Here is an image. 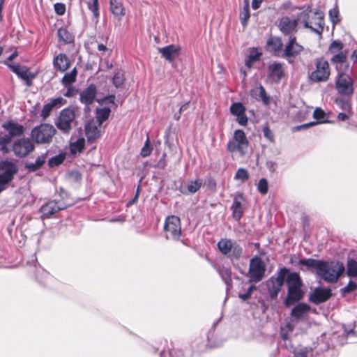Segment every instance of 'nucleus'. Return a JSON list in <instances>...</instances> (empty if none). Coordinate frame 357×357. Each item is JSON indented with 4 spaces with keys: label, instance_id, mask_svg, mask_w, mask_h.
Here are the masks:
<instances>
[{
    "label": "nucleus",
    "instance_id": "f257e3e1",
    "mask_svg": "<svg viewBox=\"0 0 357 357\" xmlns=\"http://www.w3.org/2000/svg\"><path fill=\"white\" fill-rule=\"evenodd\" d=\"M298 20L305 28L310 29L319 36L321 35L324 26V13L321 11L304 10L298 15Z\"/></svg>",
    "mask_w": 357,
    "mask_h": 357
},
{
    "label": "nucleus",
    "instance_id": "f03ea898",
    "mask_svg": "<svg viewBox=\"0 0 357 357\" xmlns=\"http://www.w3.org/2000/svg\"><path fill=\"white\" fill-rule=\"evenodd\" d=\"M288 294L284 301L286 306H290L294 303L300 301L304 295L302 290V280L298 273L294 272L287 274L286 278Z\"/></svg>",
    "mask_w": 357,
    "mask_h": 357
},
{
    "label": "nucleus",
    "instance_id": "7ed1b4c3",
    "mask_svg": "<svg viewBox=\"0 0 357 357\" xmlns=\"http://www.w3.org/2000/svg\"><path fill=\"white\" fill-rule=\"evenodd\" d=\"M344 271L342 263L339 261H322L321 268L319 269L317 275L328 282H335Z\"/></svg>",
    "mask_w": 357,
    "mask_h": 357
},
{
    "label": "nucleus",
    "instance_id": "20e7f679",
    "mask_svg": "<svg viewBox=\"0 0 357 357\" xmlns=\"http://www.w3.org/2000/svg\"><path fill=\"white\" fill-rule=\"evenodd\" d=\"M56 132V130L52 125L41 123L32 129L31 136L37 144H50Z\"/></svg>",
    "mask_w": 357,
    "mask_h": 357
},
{
    "label": "nucleus",
    "instance_id": "39448f33",
    "mask_svg": "<svg viewBox=\"0 0 357 357\" xmlns=\"http://www.w3.org/2000/svg\"><path fill=\"white\" fill-rule=\"evenodd\" d=\"M335 86L337 93L342 96L351 97L354 93V80L349 75L344 72L337 73Z\"/></svg>",
    "mask_w": 357,
    "mask_h": 357
},
{
    "label": "nucleus",
    "instance_id": "423d86ee",
    "mask_svg": "<svg viewBox=\"0 0 357 357\" xmlns=\"http://www.w3.org/2000/svg\"><path fill=\"white\" fill-rule=\"evenodd\" d=\"M217 245L221 253L227 255L231 260L238 259L243 254V248L231 239L222 238Z\"/></svg>",
    "mask_w": 357,
    "mask_h": 357
},
{
    "label": "nucleus",
    "instance_id": "0eeeda50",
    "mask_svg": "<svg viewBox=\"0 0 357 357\" xmlns=\"http://www.w3.org/2000/svg\"><path fill=\"white\" fill-rule=\"evenodd\" d=\"M315 70L310 75V79L313 82H326L331 75L329 63L323 58H319L315 61Z\"/></svg>",
    "mask_w": 357,
    "mask_h": 357
},
{
    "label": "nucleus",
    "instance_id": "6e6552de",
    "mask_svg": "<svg viewBox=\"0 0 357 357\" xmlns=\"http://www.w3.org/2000/svg\"><path fill=\"white\" fill-rule=\"evenodd\" d=\"M248 146V141L245 132L241 130H236L234 136L227 144V149L229 152H238L241 155L245 153Z\"/></svg>",
    "mask_w": 357,
    "mask_h": 357
},
{
    "label": "nucleus",
    "instance_id": "1a4fd4ad",
    "mask_svg": "<svg viewBox=\"0 0 357 357\" xmlns=\"http://www.w3.org/2000/svg\"><path fill=\"white\" fill-rule=\"evenodd\" d=\"M75 119V111L71 108H65L60 112L54 123L56 128L63 134H68L72 129V124Z\"/></svg>",
    "mask_w": 357,
    "mask_h": 357
},
{
    "label": "nucleus",
    "instance_id": "9d476101",
    "mask_svg": "<svg viewBox=\"0 0 357 357\" xmlns=\"http://www.w3.org/2000/svg\"><path fill=\"white\" fill-rule=\"evenodd\" d=\"M164 231L166 238L178 240L181 235L180 218L176 215L168 216L165 222Z\"/></svg>",
    "mask_w": 357,
    "mask_h": 357
},
{
    "label": "nucleus",
    "instance_id": "9b49d317",
    "mask_svg": "<svg viewBox=\"0 0 357 357\" xmlns=\"http://www.w3.org/2000/svg\"><path fill=\"white\" fill-rule=\"evenodd\" d=\"M266 265L264 261L258 256L250 261L248 275L250 282H259L264 276Z\"/></svg>",
    "mask_w": 357,
    "mask_h": 357
},
{
    "label": "nucleus",
    "instance_id": "f8f14e48",
    "mask_svg": "<svg viewBox=\"0 0 357 357\" xmlns=\"http://www.w3.org/2000/svg\"><path fill=\"white\" fill-rule=\"evenodd\" d=\"M0 192L6 185L13 178L17 172V166L12 162L4 161L0 164Z\"/></svg>",
    "mask_w": 357,
    "mask_h": 357
},
{
    "label": "nucleus",
    "instance_id": "ddd939ff",
    "mask_svg": "<svg viewBox=\"0 0 357 357\" xmlns=\"http://www.w3.org/2000/svg\"><path fill=\"white\" fill-rule=\"evenodd\" d=\"M289 270L286 268H280L276 278L272 277L267 282V287L272 298H276L283 285L286 275Z\"/></svg>",
    "mask_w": 357,
    "mask_h": 357
},
{
    "label": "nucleus",
    "instance_id": "4468645a",
    "mask_svg": "<svg viewBox=\"0 0 357 357\" xmlns=\"http://www.w3.org/2000/svg\"><path fill=\"white\" fill-rule=\"evenodd\" d=\"M35 146L32 140L29 138H21L14 142L13 151L15 155L20 158H24L33 151Z\"/></svg>",
    "mask_w": 357,
    "mask_h": 357
},
{
    "label": "nucleus",
    "instance_id": "2eb2a0df",
    "mask_svg": "<svg viewBox=\"0 0 357 357\" xmlns=\"http://www.w3.org/2000/svg\"><path fill=\"white\" fill-rule=\"evenodd\" d=\"M6 65L21 79L24 81L27 86H32V81L36 77V74L30 71L26 66H20V64L8 63L7 62Z\"/></svg>",
    "mask_w": 357,
    "mask_h": 357
},
{
    "label": "nucleus",
    "instance_id": "dca6fc26",
    "mask_svg": "<svg viewBox=\"0 0 357 357\" xmlns=\"http://www.w3.org/2000/svg\"><path fill=\"white\" fill-rule=\"evenodd\" d=\"M303 50V47L297 43L296 38L295 36H291L289 42L284 46L282 52V57L295 58L299 55Z\"/></svg>",
    "mask_w": 357,
    "mask_h": 357
},
{
    "label": "nucleus",
    "instance_id": "f3484780",
    "mask_svg": "<svg viewBox=\"0 0 357 357\" xmlns=\"http://www.w3.org/2000/svg\"><path fill=\"white\" fill-rule=\"evenodd\" d=\"M298 20L289 17H282L279 20L278 28L284 35H292L297 31Z\"/></svg>",
    "mask_w": 357,
    "mask_h": 357
},
{
    "label": "nucleus",
    "instance_id": "a211bd4d",
    "mask_svg": "<svg viewBox=\"0 0 357 357\" xmlns=\"http://www.w3.org/2000/svg\"><path fill=\"white\" fill-rule=\"evenodd\" d=\"M291 262L300 266L301 270L303 271L316 270L317 273L319 269L321 268L322 261L311 258L301 259L298 261H294V259L291 258Z\"/></svg>",
    "mask_w": 357,
    "mask_h": 357
},
{
    "label": "nucleus",
    "instance_id": "6ab92c4d",
    "mask_svg": "<svg viewBox=\"0 0 357 357\" xmlns=\"http://www.w3.org/2000/svg\"><path fill=\"white\" fill-rule=\"evenodd\" d=\"M284 75L283 66L280 63L274 62L268 66V77L272 83H278Z\"/></svg>",
    "mask_w": 357,
    "mask_h": 357
},
{
    "label": "nucleus",
    "instance_id": "aec40b11",
    "mask_svg": "<svg viewBox=\"0 0 357 357\" xmlns=\"http://www.w3.org/2000/svg\"><path fill=\"white\" fill-rule=\"evenodd\" d=\"M66 207V205L64 204L51 201L41 206L40 213L43 217L50 218L58 211L65 209Z\"/></svg>",
    "mask_w": 357,
    "mask_h": 357
},
{
    "label": "nucleus",
    "instance_id": "412c9836",
    "mask_svg": "<svg viewBox=\"0 0 357 357\" xmlns=\"http://www.w3.org/2000/svg\"><path fill=\"white\" fill-rule=\"evenodd\" d=\"M100 123L95 121L94 119L91 120L85 125V135L89 142H93L100 137Z\"/></svg>",
    "mask_w": 357,
    "mask_h": 357
},
{
    "label": "nucleus",
    "instance_id": "4be33fe9",
    "mask_svg": "<svg viewBox=\"0 0 357 357\" xmlns=\"http://www.w3.org/2000/svg\"><path fill=\"white\" fill-rule=\"evenodd\" d=\"M2 128L8 132L6 134L10 139L15 137H19L24 133V127L22 125L8 121L2 124Z\"/></svg>",
    "mask_w": 357,
    "mask_h": 357
},
{
    "label": "nucleus",
    "instance_id": "5701e85b",
    "mask_svg": "<svg viewBox=\"0 0 357 357\" xmlns=\"http://www.w3.org/2000/svg\"><path fill=\"white\" fill-rule=\"evenodd\" d=\"M159 52L168 61L172 62L181 54V47L178 45H169L166 47L159 48Z\"/></svg>",
    "mask_w": 357,
    "mask_h": 357
},
{
    "label": "nucleus",
    "instance_id": "b1692460",
    "mask_svg": "<svg viewBox=\"0 0 357 357\" xmlns=\"http://www.w3.org/2000/svg\"><path fill=\"white\" fill-rule=\"evenodd\" d=\"M331 296V291L330 289L316 288L310 295V301L315 303L319 304L326 301Z\"/></svg>",
    "mask_w": 357,
    "mask_h": 357
},
{
    "label": "nucleus",
    "instance_id": "393cba45",
    "mask_svg": "<svg viewBox=\"0 0 357 357\" xmlns=\"http://www.w3.org/2000/svg\"><path fill=\"white\" fill-rule=\"evenodd\" d=\"M262 52L257 47H251L248 50V54L245 57V65L249 69L254 63L260 61Z\"/></svg>",
    "mask_w": 357,
    "mask_h": 357
},
{
    "label": "nucleus",
    "instance_id": "a878e982",
    "mask_svg": "<svg viewBox=\"0 0 357 357\" xmlns=\"http://www.w3.org/2000/svg\"><path fill=\"white\" fill-rule=\"evenodd\" d=\"M54 68L61 73L66 71L71 65V62L65 54H58L53 60Z\"/></svg>",
    "mask_w": 357,
    "mask_h": 357
},
{
    "label": "nucleus",
    "instance_id": "bb28decb",
    "mask_svg": "<svg viewBox=\"0 0 357 357\" xmlns=\"http://www.w3.org/2000/svg\"><path fill=\"white\" fill-rule=\"evenodd\" d=\"M96 86L94 84L89 85L80 93L81 102L86 105L91 104L96 96Z\"/></svg>",
    "mask_w": 357,
    "mask_h": 357
},
{
    "label": "nucleus",
    "instance_id": "cd10ccee",
    "mask_svg": "<svg viewBox=\"0 0 357 357\" xmlns=\"http://www.w3.org/2000/svg\"><path fill=\"white\" fill-rule=\"evenodd\" d=\"M244 199L242 195V194L238 193L236 194L234 200L233 204L231 206V210L233 212V217L236 220H239L243 214V206L242 203L243 202Z\"/></svg>",
    "mask_w": 357,
    "mask_h": 357
},
{
    "label": "nucleus",
    "instance_id": "c85d7f7f",
    "mask_svg": "<svg viewBox=\"0 0 357 357\" xmlns=\"http://www.w3.org/2000/svg\"><path fill=\"white\" fill-rule=\"evenodd\" d=\"M250 94L256 100H261L266 105L270 103V96L266 93L264 87L261 85L253 89L250 91Z\"/></svg>",
    "mask_w": 357,
    "mask_h": 357
},
{
    "label": "nucleus",
    "instance_id": "c756f323",
    "mask_svg": "<svg viewBox=\"0 0 357 357\" xmlns=\"http://www.w3.org/2000/svg\"><path fill=\"white\" fill-rule=\"evenodd\" d=\"M46 159L47 153H43L37 157L34 162L25 163L24 167L29 172H36L45 164Z\"/></svg>",
    "mask_w": 357,
    "mask_h": 357
},
{
    "label": "nucleus",
    "instance_id": "7c9ffc66",
    "mask_svg": "<svg viewBox=\"0 0 357 357\" xmlns=\"http://www.w3.org/2000/svg\"><path fill=\"white\" fill-rule=\"evenodd\" d=\"M351 98L340 96L335 98V104L339 109L350 112L352 111Z\"/></svg>",
    "mask_w": 357,
    "mask_h": 357
},
{
    "label": "nucleus",
    "instance_id": "2f4dec72",
    "mask_svg": "<svg viewBox=\"0 0 357 357\" xmlns=\"http://www.w3.org/2000/svg\"><path fill=\"white\" fill-rule=\"evenodd\" d=\"M347 54L344 52L335 54L331 59V62L336 66V69L339 72H342V68H347L348 64L346 62Z\"/></svg>",
    "mask_w": 357,
    "mask_h": 357
},
{
    "label": "nucleus",
    "instance_id": "473e14b6",
    "mask_svg": "<svg viewBox=\"0 0 357 357\" xmlns=\"http://www.w3.org/2000/svg\"><path fill=\"white\" fill-rule=\"evenodd\" d=\"M110 10L114 15L117 17L119 20L125 15V8L122 3L117 0H109Z\"/></svg>",
    "mask_w": 357,
    "mask_h": 357
},
{
    "label": "nucleus",
    "instance_id": "72a5a7b5",
    "mask_svg": "<svg viewBox=\"0 0 357 357\" xmlns=\"http://www.w3.org/2000/svg\"><path fill=\"white\" fill-rule=\"evenodd\" d=\"M310 307L306 303H298L292 310L291 314L296 318L303 317L310 310Z\"/></svg>",
    "mask_w": 357,
    "mask_h": 357
},
{
    "label": "nucleus",
    "instance_id": "f704fd0d",
    "mask_svg": "<svg viewBox=\"0 0 357 357\" xmlns=\"http://www.w3.org/2000/svg\"><path fill=\"white\" fill-rule=\"evenodd\" d=\"M267 45L270 51L274 54H277L280 51L283 52V43L281 38L278 37H272L268 42Z\"/></svg>",
    "mask_w": 357,
    "mask_h": 357
},
{
    "label": "nucleus",
    "instance_id": "c9c22d12",
    "mask_svg": "<svg viewBox=\"0 0 357 357\" xmlns=\"http://www.w3.org/2000/svg\"><path fill=\"white\" fill-rule=\"evenodd\" d=\"M250 17V4L248 0H245V4L240 11L239 20L243 28H245L248 24Z\"/></svg>",
    "mask_w": 357,
    "mask_h": 357
},
{
    "label": "nucleus",
    "instance_id": "e433bc0d",
    "mask_svg": "<svg viewBox=\"0 0 357 357\" xmlns=\"http://www.w3.org/2000/svg\"><path fill=\"white\" fill-rule=\"evenodd\" d=\"M85 139L83 137H81L76 139L75 142L70 143V151L72 154H76L80 153L84 148Z\"/></svg>",
    "mask_w": 357,
    "mask_h": 357
},
{
    "label": "nucleus",
    "instance_id": "4c0bfd02",
    "mask_svg": "<svg viewBox=\"0 0 357 357\" xmlns=\"http://www.w3.org/2000/svg\"><path fill=\"white\" fill-rule=\"evenodd\" d=\"M77 75V70L76 68H74L70 72L67 73L64 75L61 79L62 84L67 87L74 83L76 80Z\"/></svg>",
    "mask_w": 357,
    "mask_h": 357
},
{
    "label": "nucleus",
    "instance_id": "58836bf2",
    "mask_svg": "<svg viewBox=\"0 0 357 357\" xmlns=\"http://www.w3.org/2000/svg\"><path fill=\"white\" fill-rule=\"evenodd\" d=\"M218 272L219 273L220 277L222 280L225 282L226 285L227 286V289L231 287V271L225 267H218L217 268Z\"/></svg>",
    "mask_w": 357,
    "mask_h": 357
},
{
    "label": "nucleus",
    "instance_id": "ea45409f",
    "mask_svg": "<svg viewBox=\"0 0 357 357\" xmlns=\"http://www.w3.org/2000/svg\"><path fill=\"white\" fill-rule=\"evenodd\" d=\"M110 109L108 107H103L96 109V119L95 121L102 123L108 119L110 114Z\"/></svg>",
    "mask_w": 357,
    "mask_h": 357
},
{
    "label": "nucleus",
    "instance_id": "a19ab883",
    "mask_svg": "<svg viewBox=\"0 0 357 357\" xmlns=\"http://www.w3.org/2000/svg\"><path fill=\"white\" fill-rule=\"evenodd\" d=\"M59 40L65 43H70L73 42V36L70 33L64 28H61L57 31Z\"/></svg>",
    "mask_w": 357,
    "mask_h": 357
},
{
    "label": "nucleus",
    "instance_id": "79ce46f5",
    "mask_svg": "<svg viewBox=\"0 0 357 357\" xmlns=\"http://www.w3.org/2000/svg\"><path fill=\"white\" fill-rule=\"evenodd\" d=\"M11 142V139L6 135H0V151L3 153H8L10 149L8 145Z\"/></svg>",
    "mask_w": 357,
    "mask_h": 357
},
{
    "label": "nucleus",
    "instance_id": "37998d69",
    "mask_svg": "<svg viewBox=\"0 0 357 357\" xmlns=\"http://www.w3.org/2000/svg\"><path fill=\"white\" fill-rule=\"evenodd\" d=\"M347 273L349 277H357V261L354 259L348 260Z\"/></svg>",
    "mask_w": 357,
    "mask_h": 357
},
{
    "label": "nucleus",
    "instance_id": "c03bdc74",
    "mask_svg": "<svg viewBox=\"0 0 357 357\" xmlns=\"http://www.w3.org/2000/svg\"><path fill=\"white\" fill-rule=\"evenodd\" d=\"M230 112L234 116H239L245 112V107L241 102H234L230 106Z\"/></svg>",
    "mask_w": 357,
    "mask_h": 357
},
{
    "label": "nucleus",
    "instance_id": "a18cd8bd",
    "mask_svg": "<svg viewBox=\"0 0 357 357\" xmlns=\"http://www.w3.org/2000/svg\"><path fill=\"white\" fill-rule=\"evenodd\" d=\"M124 80V74L121 70L116 72L112 78L113 84L116 88L121 86L123 84Z\"/></svg>",
    "mask_w": 357,
    "mask_h": 357
},
{
    "label": "nucleus",
    "instance_id": "49530a36",
    "mask_svg": "<svg viewBox=\"0 0 357 357\" xmlns=\"http://www.w3.org/2000/svg\"><path fill=\"white\" fill-rule=\"evenodd\" d=\"M249 178V174L248 171L244 168H239L234 176V179L245 182Z\"/></svg>",
    "mask_w": 357,
    "mask_h": 357
},
{
    "label": "nucleus",
    "instance_id": "de8ad7c7",
    "mask_svg": "<svg viewBox=\"0 0 357 357\" xmlns=\"http://www.w3.org/2000/svg\"><path fill=\"white\" fill-rule=\"evenodd\" d=\"M202 181L199 180L190 181L187 186L188 192L193 194L199 190L202 186Z\"/></svg>",
    "mask_w": 357,
    "mask_h": 357
},
{
    "label": "nucleus",
    "instance_id": "09e8293b",
    "mask_svg": "<svg viewBox=\"0 0 357 357\" xmlns=\"http://www.w3.org/2000/svg\"><path fill=\"white\" fill-rule=\"evenodd\" d=\"M153 150V147L151 146L150 144L149 138L147 137L144 146L142 147L141 150V155L144 158L148 157L151 155Z\"/></svg>",
    "mask_w": 357,
    "mask_h": 357
},
{
    "label": "nucleus",
    "instance_id": "8fccbe9b",
    "mask_svg": "<svg viewBox=\"0 0 357 357\" xmlns=\"http://www.w3.org/2000/svg\"><path fill=\"white\" fill-rule=\"evenodd\" d=\"M65 156L61 154L52 157L48 160L49 166L51 167L58 166L59 165L61 164L63 162Z\"/></svg>",
    "mask_w": 357,
    "mask_h": 357
},
{
    "label": "nucleus",
    "instance_id": "3c124183",
    "mask_svg": "<svg viewBox=\"0 0 357 357\" xmlns=\"http://www.w3.org/2000/svg\"><path fill=\"white\" fill-rule=\"evenodd\" d=\"M343 48V45L341 42L334 40L331 43L329 47V52L333 54H337L342 52L341 50Z\"/></svg>",
    "mask_w": 357,
    "mask_h": 357
},
{
    "label": "nucleus",
    "instance_id": "603ef678",
    "mask_svg": "<svg viewBox=\"0 0 357 357\" xmlns=\"http://www.w3.org/2000/svg\"><path fill=\"white\" fill-rule=\"evenodd\" d=\"M88 8L90 10H91L93 13V16L97 18L99 16V6L98 0H93L92 2L88 3Z\"/></svg>",
    "mask_w": 357,
    "mask_h": 357
},
{
    "label": "nucleus",
    "instance_id": "864d4df0",
    "mask_svg": "<svg viewBox=\"0 0 357 357\" xmlns=\"http://www.w3.org/2000/svg\"><path fill=\"white\" fill-rule=\"evenodd\" d=\"M257 189L259 192L262 194L265 195L268 192V182L266 179L265 178H261L259 181L258 185H257Z\"/></svg>",
    "mask_w": 357,
    "mask_h": 357
},
{
    "label": "nucleus",
    "instance_id": "5fc2aeb1",
    "mask_svg": "<svg viewBox=\"0 0 357 357\" xmlns=\"http://www.w3.org/2000/svg\"><path fill=\"white\" fill-rule=\"evenodd\" d=\"M329 17L331 22L335 24L340 22L339 11L337 8H335L329 10Z\"/></svg>",
    "mask_w": 357,
    "mask_h": 357
},
{
    "label": "nucleus",
    "instance_id": "6e6d98bb",
    "mask_svg": "<svg viewBox=\"0 0 357 357\" xmlns=\"http://www.w3.org/2000/svg\"><path fill=\"white\" fill-rule=\"evenodd\" d=\"M357 288V284L353 281H349L347 286L341 289V292L343 295L354 291Z\"/></svg>",
    "mask_w": 357,
    "mask_h": 357
},
{
    "label": "nucleus",
    "instance_id": "4d7b16f0",
    "mask_svg": "<svg viewBox=\"0 0 357 357\" xmlns=\"http://www.w3.org/2000/svg\"><path fill=\"white\" fill-rule=\"evenodd\" d=\"M52 109H53V107L50 102L45 104L42 109L41 114H40L41 116L44 119H45L46 118H47L50 116Z\"/></svg>",
    "mask_w": 357,
    "mask_h": 357
},
{
    "label": "nucleus",
    "instance_id": "13d9d810",
    "mask_svg": "<svg viewBox=\"0 0 357 357\" xmlns=\"http://www.w3.org/2000/svg\"><path fill=\"white\" fill-rule=\"evenodd\" d=\"M312 351L307 348H303L295 354L296 357H311Z\"/></svg>",
    "mask_w": 357,
    "mask_h": 357
},
{
    "label": "nucleus",
    "instance_id": "bf43d9fd",
    "mask_svg": "<svg viewBox=\"0 0 357 357\" xmlns=\"http://www.w3.org/2000/svg\"><path fill=\"white\" fill-rule=\"evenodd\" d=\"M313 116L314 119L319 120L321 123L324 122L322 120L325 118V112L319 108H316L314 111Z\"/></svg>",
    "mask_w": 357,
    "mask_h": 357
},
{
    "label": "nucleus",
    "instance_id": "052dcab7",
    "mask_svg": "<svg viewBox=\"0 0 357 357\" xmlns=\"http://www.w3.org/2000/svg\"><path fill=\"white\" fill-rule=\"evenodd\" d=\"M50 103L54 107H61V105L66 103V100H64L62 97H58L54 99H52Z\"/></svg>",
    "mask_w": 357,
    "mask_h": 357
},
{
    "label": "nucleus",
    "instance_id": "680f3d73",
    "mask_svg": "<svg viewBox=\"0 0 357 357\" xmlns=\"http://www.w3.org/2000/svg\"><path fill=\"white\" fill-rule=\"evenodd\" d=\"M56 14L62 15L66 12V6L62 3H56L54 6Z\"/></svg>",
    "mask_w": 357,
    "mask_h": 357
},
{
    "label": "nucleus",
    "instance_id": "e2e57ef3",
    "mask_svg": "<svg viewBox=\"0 0 357 357\" xmlns=\"http://www.w3.org/2000/svg\"><path fill=\"white\" fill-rule=\"evenodd\" d=\"M255 286L250 285L245 293L239 294V298H241L243 301H246L250 297L253 289H255Z\"/></svg>",
    "mask_w": 357,
    "mask_h": 357
},
{
    "label": "nucleus",
    "instance_id": "0e129e2a",
    "mask_svg": "<svg viewBox=\"0 0 357 357\" xmlns=\"http://www.w3.org/2000/svg\"><path fill=\"white\" fill-rule=\"evenodd\" d=\"M353 115V112L350 111V112H348L347 111H342V112H340L337 115V119L341 121H344L349 119L350 116Z\"/></svg>",
    "mask_w": 357,
    "mask_h": 357
},
{
    "label": "nucleus",
    "instance_id": "69168bd1",
    "mask_svg": "<svg viewBox=\"0 0 357 357\" xmlns=\"http://www.w3.org/2000/svg\"><path fill=\"white\" fill-rule=\"evenodd\" d=\"M263 132L264 137L269 140L270 142H273L274 141V136L272 132V131L269 129L268 127H264L263 128Z\"/></svg>",
    "mask_w": 357,
    "mask_h": 357
},
{
    "label": "nucleus",
    "instance_id": "338daca9",
    "mask_svg": "<svg viewBox=\"0 0 357 357\" xmlns=\"http://www.w3.org/2000/svg\"><path fill=\"white\" fill-rule=\"evenodd\" d=\"M317 123V122H310V123H305V124H303V125H301V126H294V127L292 128V131L293 132L299 131V130H301L302 129H305V128H310V127H311L312 126H314Z\"/></svg>",
    "mask_w": 357,
    "mask_h": 357
},
{
    "label": "nucleus",
    "instance_id": "774afa93",
    "mask_svg": "<svg viewBox=\"0 0 357 357\" xmlns=\"http://www.w3.org/2000/svg\"><path fill=\"white\" fill-rule=\"evenodd\" d=\"M236 121L239 125L245 126L248 123V117L245 114L243 113L239 116H236Z\"/></svg>",
    "mask_w": 357,
    "mask_h": 357
}]
</instances>
